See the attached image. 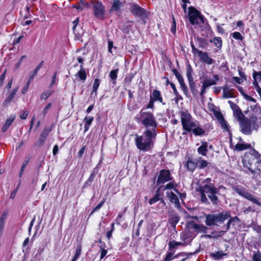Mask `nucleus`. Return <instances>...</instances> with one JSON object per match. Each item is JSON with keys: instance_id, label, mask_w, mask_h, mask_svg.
Wrapping results in <instances>:
<instances>
[{"instance_id": "obj_1", "label": "nucleus", "mask_w": 261, "mask_h": 261, "mask_svg": "<svg viewBox=\"0 0 261 261\" xmlns=\"http://www.w3.org/2000/svg\"><path fill=\"white\" fill-rule=\"evenodd\" d=\"M219 189L216 188L214 184H210L200 186L196 191L199 193L200 200L202 203L206 205L210 204V202L207 198V196L212 203L214 205L217 206L220 201L217 196L219 192Z\"/></svg>"}, {"instance_id": "obj_2", "label": "nucleus", "mask_w": 261, "mask_h": 261, "mask_svg": "<svg viewBox=\"0 0 261 261\" xmlns=\"http://www.w3.org/2000/svg\"><path fill=\"white\" fill-rule=\"evenodd\" d=\"M157 133L151 131H144L142 135H135V144L138 149L143 152L150 151L154 147Z\"/></svg>"}, {"instance_id": "obj_3", "label": "nucleus", "mask_w": 261, "mask_h": 261, "mask_svg": "<svg viewBox=\"0 0 261 261\" xmlns=\"http://www.w3.org/2000/svg\"><path fill=\"white\" fill-rule=\"evenodd\" d=\"M136 120L142 124L145 129L144 131H151L158 133L156 127L158 123L153 114L151 112H146L142 109L139 115L135 117Z\"/></svg>"}, {"instance_id": "obj_4", "label": "nucleus", "mask_w": 261, "mask_h": 261, "mask_svg": "<svg viewBox=\"0 0 261 261\" xmlns=\"http://www.w3.org/2000/svg\"><path fill=\"white\" fill-rule=\"evenodd\" d=\"M240 125L241 132L246 135H251L252 129L257 130L259 127L256 116L246 117L240 122Z\"/></svg>"}, {"instance_id": "obj_5", "label": "nucleus", "mask_w": 261, "mask_h": 261, "mask_svg": "<svg viewBox=\"0 0 261 261\" xmlns=\"http://www.w3.org/2000/svg\"><path fill=\"white\" fill-rule=\"evenodd\" d=\"M230 217V212H223L215 214H208L205 216V224L207 226L217 225L218 223H223Z\"/></svg>"}, {"instance_id": "obj_6", "label": "nucleus", "mask_w": 261, "mask_h": 261, "mask_svg": "<svg viewBox=\"0 0 261 261\" xmlns=\"http://www.w3.org/2000/svg\"><path fill=\"white\" fill-rule=\"evenodd\" d=\"M189 18L190 23L193 25H198L200 26L201 23L204 24L206 19L205 18L193 7L189 8ZM208 25L207 22L206 21Z\"/></svg>"}, {"instance_id": "obj_7", "label": "nucleus", "mask_w": 261, "mask_h": 261, "mask_svg": "<svg viewBox=\"0 0 261 261\" xmlns=\"http://www.w3.org/2000/svg\"><path fill=\"white\" fill-rule=\"evenodd\" d=\"M180 119L182 128L187 132H191L194 127L196 126V123L193 121L191 115L188 111L180 112Z\"/></svg>"}, {"instance_id": "obj_8", "label": "nucleus", "mask_w": 261, "mask_h": 261, "mask_svg": "<svg viewBox=\"0 0 261 261\" xmlns=\"http://www.w3.org/2000/svg\"><path fill=\"white\" fill-rule=\"evenodd\" d=\"M193 72V70L190 64H188L186 69V76L191 92L193 96H196L198 95L199 91L196 89V83L194 81V79L192 76Z\"/></svg>"}, {"instance_id": "obj_9", "label": "nucleus", "mask_w": 261, "mask_h": 261, "mask_svg": "<svg viewBox=\"0 0 261 261\" xmlns=\"http://www.w3.org/2000/svg\"><path fill=\"white\" fill-rule=\"evenodd\" d=\"M234 191L240 196L245 198L252 203L256 204L261 207V202L259 201V198L246 191L244 188L236 187L234 189Z\"/></svg>"}, {"instance_id": "obj_10", "label": "nucleus", "mask_w": 261, "mask_h": 261, "mask_svg": "<svg viewBox=\"0 0 261 261\" xmlns=\"http://www.w3.org/2000/svg\"><path fill=\"white\" fill-rule=\"evenodd\" d=\"M93 12L94 15L100 20H103L106 13L105 7L100 2L93 3Z\"/></svg>"}, {"instance_id": "obj_11", "label": "nucleus", "mask_w": 261, "mask_h": 261, "mask_svg": "<svg viewBox=\"0 0 261 261\" xmlns=\"http://www.w3.org/2000/svg\"><path fill=\"white\" fill-rule=\"evenodd\" d=\"M172 180V177L171 175L170 171L168 170L162 169L160 171L156 184L157 185L163 184Z\"/></svg>"}, {"instance_id": "obj_12", "label": "nucleus", "mask_w": 261, "mask_h": 261, "mask_svg": "<svg viewBox=\"0 0 261 261\" xmlns=\"http://www.w3.org/2000/svg\"><path fill=\"white\" fill-rule=\"evenodd\" d=\"M130 10L132 13L136 17H138L141 18H145L147 17L146 11L138 5H133Z\"/></svg>"}, {"instance_id": "obj_13", "label": "nucleus", "mask_w": 261, "mask_h": 261, "mask_svg": "<svg viewBox=\"0 0 261 261\" xmlns=\"http://www.w3.org/2000/svg\"><path fill=\"white\" fill-rule=\"evenodd\" d=\"M160 201V202L159 203V205L161 207V208H163L166 205V203L164 201L162 197V194L160 192V189H158L156 191L154 196L153 197L150 199L149 200V203L150 205H152L156 202Z\"/></svg>"}, {"instance_id": "obj_14", "label": "nucleus", "mask_w": 261, "mask_h": 261, "mask_svg": "<svg viewBox=\"0 0 261 261\" xmlns=\"http://www.w3.org/2000/svg\"><path fill=\"white\" fill-rule=\"evenodd\" d=\"M242 162L244 167L247 169L252 168V164H257L255 163V159L252 155H247V153L245 154Z\"/></svg>"}, {"instance_id": "obj_15", "label": "nucleus", "mask_w": 261, "mask_h": 261, "mask_svg": "<svg viewBox=\"0 0 261 261\" xmlns=\"http://www.w3.org/2000/svg\"><path fill=\"white\" fill-rule=\"evenodd\" d=\"M50 130V129L47 127L44 128L36 143V145L41 146L44 144Z\"/></svg>"}, {"instance_id": "obj_16", "label": "nucleus", "mask_w": 261, "mask_h": 261, "mask_svg": "<svg viewBox=\"0 0 261 261\" xmlns=\"http://www.w3.org/2000/svg\"><path fill=\"white\" fill-rule=\"evenodd\" d=\"M150 98L154 101H159L165 105L166 103L163 101L161 92L156 89L154 90L150 95Z\"/></svg>"}, {"instance_id": "obj_17", "label": "nucleus", "mask_w": 261, "mask_h": 261, "mask_svg": "<svg viewBox=\"0 0 261 261\" xmlns=\"http://www.w3.org/2000/svg\"><path fill=\"white\" fill-rule=\"evenodd\" d=\"M125 3V1L123 0H113L111 11L120 12L121 8L124 6Z\"/></svg>"}, {"instance_id": "obj_18", "label": "nucleus", "mask_w": 261, "mask_h": 261, "mask_svg": "<svg viewBox=\"0 0 261 261\" xmlns=\"http://www.w3.org/2000/svg\"><path fill=\"white\" fill-rule=\"evenodd\" d=\"M252 174V178L255 180L261 179V169L258 167L255 166V168H248Z\"/></svg>"}, {"instance_id": "obj_19", "label": "nucleus", "mask_w": 261, "mask_h": 261, "mask_svg": "<svg viewBox=\"0 0 261 261\" xmlns=\"http://www.w3.org/2000/svg\"><path fill=\"white\" fill-rule=\"evenodd\" d=\"M199 56L202 61L206 64H212L214 62V60L209 57L208 53L206 52L199 51Z\"/></svg>"}, {"instance_id": "obj_20", "label": "nucleus", "mask_w": 261, "mask_h": 261, "mask_svg": "<svg viewBox=\"0 0 261 261\" xmlns=\"http://www.w3.org/2000/svg\"><path fill=\"white\" fill-rule=\"evenodd\" d=\"M208 150V143L202 141L201 146L197 148L198 153L203 156H206Z\"/></svg>"}, {"instance_id": "obj_21", "label": "nucleus", "mask_w": 261, "mask_h": 261, "mask_svg": "<svg viewBox=\"0 0 261 261\" xmlns=\"http://www.w3.org/2000/svg\"><path fill=\"white\" fill-rule=\"evenodd\" d=\"M15 115H11L9 117H8L6 121H5L1 129V130L3 133H5L7 130L9 126L12 124V123L15 120Z\"/></svg>"}, {"instance_id": "obj_22", "label": "nucleus", "mask_w": 261, "mask_h": 261, "mask_svg": "<svg viewBox=\"0 0 261 261\" xmlns=\"http://www.w3.org/2000/svg\"><path fill=\"white\" fill-rule=\"evenodd\" d=\"M214 80H205L203 83L202 85L204 86V87H206V88L208 87L215 85L216 84L217 82L219 80V76L218 74H215L213 75Z\"/></svg>"}, {"instance_id": "obj_23", "label": "nucleus", "mask_w": 261, "mask_h": 261, "mask_svg": "<svg viewBox=\"0 0 261 261\" xmlns=\"http://www.w3.org/2000/svg\"><path fill=\"white\" fill-rule=\"evenodd\" d=\"M185 167H186L187 170L189 171L193 172L197 167V162L195 163L192 161L191 159L189 158L185 164Z\"/></svg>"}, {"instance_id": "obj_24", "label": "nucleus", "mask_w": 261, "mask_h": 261, "mask_svg": "<svg viewBox=\"0 0 261 261\" xmlns=\"http://www.w3.org/2000/svg\"><path fill=\"white\" fill-rule=\"evenodd\" d=\"M75 75L77 76L83 82L86 80L87 74L86 72V69L84 68L83 65H80V70L76 73Z\"/></svg>"}, {"instance_id": "obj_25", "label": "nucleus", "mask_w": 261, "mask_h": 261, "mask_svg": "<svg viewBox=\"0 0 261 261\" xmlns=\"http://www.w3.org/2000/svg\"><path fill=\"white\" fill-rule=\"evenodd\" d=\"M167 196L170 200V201L172 203H174L175 204H179V200L178 197L172 192H167Z\"/></svg>"}, {"instance_id": "obj_26", "label": "nucleus", "mask_w": 261, "mask_h": 261, "mask_svg": "<svg viewBox=\"0 0 261 261\" xmlns=\"http://www.w3.org/2000/svg\"><path fill=\"white\" fill-rule=\"evenodd\" d=\"M233 116L237 119L239 122L246 118L240 108L233 111Z\"/></svg>"}, {"instance_id": "obj_27", "label": "nucleus", "mask_w": 261, "mask_h": 261, "mask_svg": "<svg viewBox=\"0 0 261 261\" xmlns=\"http://www.w3.org/2000/svg\"><path fill=\"white\" fill-rule=\"evenodd\" d=\"M193 134L195 136H202L205 135V130L201 127L197 125L196 124V126L194 127L193 130L192 131Z\"/></svg>"}, {"instance_id": "obj_28", "label": "nucleus", "mask_w": 261, "mask_h": 261, "mask_svg": "<svg viewBox=\"0 0 261 261\" xmlns=\"http://www.w3.org/2000/svg\"><path fill=\"white\" fill-rule=\"evenodd\" d=\"M94 120V118L91 116H86L84 121H85V125H84V133H86L89 129L90 126L92 124L93 121Z\"/></svg>"}, {"instance_id": "obj_29", "label": "nucleus", "mask_w": 261, "mask_h": 261, "mask_svg": "<svg viewBox=\"0 0 261 261\" xmlns=\"http://www.w3.org/2000/svg\"><path fill=\"white\" fill-rule=\"evenodd\" d=\"M251 145L247 143H237L234 146V150L240 151L250 148Z\"/></svg>"}, {"instance_id": "obj_30", "label": "nucleus", "mask_w": 261, "mask_h": 261, "mask_svg": "<svg viewBox=\"0 0 261 261\" xmlns=\"http://www.w3.org/2000/svg\"><path fill=\"white\" fill-rule=\"evenodd\" d=\"M227 255V254L224 253L222 251H218L210 254V256L214 258L215 260H219Z\"/></svg>"}, {"instance_id": "obj_31", "label": "nucleus", "mask_w": 261, "mask_h": 261, "mask_svg": "<svg viewBox=\"0 0 261 261\" xmlns=\"http://www.w3.org/2000/svg\"><path fill=\"white\" fill-rule=\"evenodd\" d=\"M247 155H252L253 156V158H254L255 159V163H257V165L261 164V160L260 159V154L254 149L251 150L250 152L249 153H247Z\"/></svg>"}, {"instance_id": "obj_32", "label": "nucleus", "mask_w": 261, "mask_h": 261, "mask_svg": "<svg viewBox=\"0 0 261 261\" xmlns=\"http://www.w3.org/2000/svg\"><path fill=\"white\" fill-rule=\"evenodd\" d=\"M169 251H174V249L176 248L178 246H184L185 243L182 242H177L174 240L170 241L168 244Z\"/></svg>"}, {"instance_id": "obj_33", "label": "nucleus", "mask_w": 261, "mask_h": 261, "mask_svg": "<svg viewBox=\"0 0 261 261\" xmlns=\"http://www.w3.org/2000/svg\"><path fill=\"white\" fill-rule=\"evenodd\" d=\"M95 175H96V173L94 171H93L90 176L89 177V178L87 179V180L85 182L84 185L83 186V188L84 189V188H86L88 187H89L91 185V184L92 182V181H93L95 177Z\"/></svg>"}, {"instance_id": "obj_34", "label": "nucleus", "mask_w": 261, "mask_h": 261, "mask_svg": "<svg viewBox=\"0 0 261 261\" xmlns=\"http://www.w3.org/2000/svg\"><path fill=\"white\" fill-rule=\"evenodd\" d=\"M180 219L179 216L177 214H172L169 219V222L172 227H175L176 224L178 223Z\"/></svg>"}, {"instance_id": "obj_35", "label": "nucleus", "mask_w": 261, "mask_h": 261, "mask_svg": "<svg viewBox=\"0 0 261 261\" xmlns=\"http://www.w3.org/2000/svg\"><path fill=\"white\" fill-rule=\"evenodd\" d=\"M197 167L199 169H202L206 167L210 163L206 160H202L200 158L197 162Z\"/></svg>"}, {"instance_id": "obj_36", "label": "nucleus", "mask_w": 261, "mask_h": 261, "mask_svg": "<svg viewBox=\"0 0 261 261\" xmlns=\"http://www.w3.org/2000/svg\"><path fill=\"white\" fill-rule=\"evenodd\" d=\"M215 116L217 117V118H219V116H220L221 118V127L224 128V129L226 130H228V126L227 124V123L225 121V120H224V118H223V117L222 116V114L220 112H217L216 114H215Z\"/></svg>"}, {"instance_id": "obj_37", "label": "nucleus", "mask_w": 261, "mask_h": 261, "mask_svg": "<svg viewBox=\"0 0 261 261\" xmlns=\"http://www.w3.org/2000/svg\"><path fill=\"white\" fill-rule=\"evenodd\" d=\"M211 43H214L215 45L218 48H221L222 46V39L219 37H215L213 40H210Z\"/></svg>"}, {"instance_id": "obj_38", "label": "nucleus", "mask_w": 261, "mask_h": 261, "mask_svg": "<svg viewBox=\"0 0 261 261\" xmlns=\"http://www.w3.org/2000/svg\"><path fill=\"white\" fill-rule=\"evenodd\" d=\"M197 40L198 42L199 47L205 48L207 47L208 43L205 39L197 37Z\"/></svg>"}, {"instance_id": "obj_39", "label": "nucleus", "mask_w": 261, "mask_h": 261, "mask_svg": "<svg viewBox=\"0 0 261 261\" xmlns=\"http://www.w3.org/2000/svg\"><path fill=\"white\" fill-rule=\"evenodd\" d=\"M82 252V245L80 244L77 245L76 247L75 253L71 261H76L81 255Z\"/></svg>"}, {"instance_id": "obj_40", "label": "nucleus", "mask_w": 261, "mask_h": 261, "mask_svg": "<svg viewBox=\"0 0 261 261\" xmlns=\"http://www.w3.org/2000/svg\"><path fill=\"white\" fill-rule=\"evenodd\" d=\"M119 71V69H116L115 70L110 71L109 76L113 81V84L115 85L116 83V80L117 78V73Z\"/></svg>"}, {"instance_id": "obj_41", "label": "nucleus", "mask_w": 261, "mask_h": 261, "mask_svg": "<svg viewBox=\"0 0 261 261\" xmlns=\"http://www.w3.org/2000/svg\"><path fill=\"white\" fill-rule=\"evenodd\" d=\"M236 91V90L233 89H231L230 90L223 91V97L224 98H228L231 97H234V92Z\"/></svg>"}, {"instance_id": "obj_42", "label": "nucleus", "mask_w": 261, "mask_h": 261, "mask_svg": "<svg viewBox=\"0 0 261 261\" xmlns=\"http://www.w3.org/2000/svg\"><path fill=\"white\" fill-rule=\"evenodd\" d=\"M179 85H180L181 89L182 90L184 93L185 94L186 97L188 98H189L190 97V95L189 93V91H188L187 86L186 85L185 82L179 83Z\"/></svg>"}, {"instance_id": "obj_43", "label": "nucleus", "mask_w": 261, "mask_h": 261, "mask_svg": "<svg viewBox=\"0 0 261 261\" xmlns=\"http://www.w3.org/2000/svg\"><path fill=\"white\" fill-rule=\"evenodd\" d=\"M53 93L54 91L52 90L43 92L40 95V99L41 100H46Z\"/></svg>"}, {"instance_id": "obj_44", "label": "nucleus", "mask_w": 261, "mask_h": 261, "mask_svg": "<svg viewBox=\"0 0 261 261\" xmlns=\"http://www.w3.org/2000/svg\"><path fill=\"white\" fill-rule=\"evenodd\" d=\"M100 83V80L98 79H95L93 83V88H92V93H95V94H97V91L98 89Z\"/></svg>"}, {"instance_id": "obj_45", "label": "nucleus", "mask_w": 261, "mask_h": 261, "mask_svg": "<svg viewBox=\"0 0 261 261\" xmlns=\"http://www.w3.org/2000/svg\"><path fill=\"white\" fill-rule=\"evenodd\" d=\"M195 230L197 232H202L205 233L207 230V227L204 226L203 224H197V225H195Z\"/></svg>"}, {"instance_id": "obj_46", "label": "nucleus", "mask_w": 261, "mask_h": 261, "mask_svg": "<svg viewBox=\"0 0 261 261\" xmlns=\"http://www.w3.org/2000/svg\"><path fill=\"white\" fill-rule=\"evenodd\" d=\"M175 251H168L166 254V257L163 261H170L173 258H175L173 255Z\"/></svg>"}, {"instance_id": "obj_47", "label": "nucleus", "mask_w": 261, "mask_h": 261, "mask_svg": "<svg viewBox=\"0 0 261 261\" xmlns=\"http://www.w3.org/2000/svg\"><path fill=\"white\" fill-rule=\"evenodd\" d=\"M252 261H261V253L259 251H253Z\"/></svg>"}, {"instance_id": "obj_48", "label": "nucleus", "mask_w": 261, "mask_h": 261, "mask_svg": "<svg viewBox=\"0 0 261 261\" xmlns=\"http://www.w3.org/2000/svg\"><path fill=\"white\" fill-rule=\"evenodd\" d=\"M106 199H103V200L101 201L96 207H95L93 210L91 211V213L90 214L89 216H91L95 212L98 211L100 208L102 206L104 203L105 202Z\"/></svg>"}, {"instance_id": "obj_49", "label": "nucleus", "mask_w": 261, "mask_h": 261, "mask_svg": "<svg viewBox=\"0 0 261 261\" xmlns=\"http://www.w3.org/2000/svg\"><path fill=\"white\" fill-rule=\"evenodd\" d=\"M253 78L255 79V80L258 82H261V72L260 71H256L253 70Z\"/></svg>"}, {"instance_id": "obj_50", "label": "nucleus", "mask_w": 261, "mask_h": 261, "mask_svg": "<svg viewBox=\"0 0 261 261\" xmlns=\"http://www.w3.org/2000/svg\"><path fill=\"white\" fill-rule=\"evenodd\" d=\"M176 186L173 182H170L166 184L165 186V189H173L175 192L179 193L177 189H176Z\"/></svg>"}, {"instance_id": "obj_51", "label": "nucleus", "mask_w": 261, "mask_h": 261, "mask_svg": "<svg viewBox=\"0 0 261 261\" xmlns=\"http://www.w3.org/2000/svg\"><path fill=\"white\" fill-rule=\"evenodd\" d=\"M233 38L239 40H243L244 37L241 34L238 32H235L231 34Z\"/></svg>"}, {"instance_id": "obj_52", "label": "nucleus", "mask_w": 261, "mask_h": 261, "mask_svg": "<svg viewBox=\"0 0 261 261\" xmlns=\"http://www.w3.org/2000/svg\"><path fill=\"white\" fill-rule=\"evenodd\" d=\"M135 74L134 73H129L126 76L124 79V82L127 84H129L134 77Z\"/></svg>"}, {"instance_id": "obj_53", "label": "nucleus", "mask_w": 261, "mask_h": 261, "mask_svg": "<svg viewBox=\"0 0 261 261\" xmlns=\"http://www.w3.org/2000/svg\"><path fill=\"white\" fill-rule=\"evenodd\" d=\"M14 94H10L4 102V106H7L14 98Z\"/></svg>"}, {"instance_id": "obj_54", "label": "nucleus", "mask_w": 261, "mask_h": 261, "mask_svg": "<svg viewBox=\"0 0 261 261\" xmlns=\"http://www.w3.org/2000/svg\"><path fill=\"white\" fill-rule=\"evenodd\" d=\"M108 51L109 53L112 54V48H114L115 49H116V47L113 46V42L111 40H108Z\"/></svg>"}, {"instance_id": "obj_55", "label": "nucleus", "mask_w": 261, "mask_h": 261, "mask_svg": "<svg viewBox=\"0 0 261 261\" xmlns=\"http://www.w3.org/2000/svg\"><path fill=\"white\" fill-rule=\"evenodd\" d=\"M238 71L239 75L245 80H247V76L245 75L244 72L243 71V69L241 67H238Z\"/></svg>"}, {"instance_id": "obj_56", "label": "nucleus", "mask_w": 261, "mask_h": 261, "mask_svg": "<svg viewBox=\"0 0 261 261\" xmlns=\"http://www.w3.org/2000/svg\"><path fill=\"white\" fill-rule=\"evenodd\" d=\"M171 32L173 34H175L176 33V21L174 16L172 17V24L171 27Z\"/></svg>"}, {"instance_id": "obj_57", "label": "nucleus", "mask_w": 261, "mask_h": 261, "mask_svg": "<svg viewBox=\"0 0 261 261\" xmlns=\"http://www.w3.org/2000/svg\"><path fill=\"white\" fill-rule=\"evenodd\" d=\"M101 249L100 252V259H102L107 254L108 251L103 248L101 246H100Z\"/></svg>"}, {"instance_id": "obj_58", "label": "nucleus", "mask_w": 261, "mask_h": 261, "mask_svg": "<svg viewBox=\"0 0 261 261\" xmlns=\"http://www.w3.org/2000/svg\"><path fill=\"white\" fill-rule=\"evenodd\" d=\"M229 218L230 219L229 220L232 223L233 225H234L235 223H239L240 221V220L237 216L234 217H231L230 216Z\"/></svg>"}, {"instance_id": "obj_59", "label": "nucleus", "mask_w": 261, "mask_h": 261, "mask_svg": "<svg viewBox=\"0 0 261 261\" xmlns=\"http://www.w3.org/2000/svg\"><path fill=\"white\" fill-rule=\"evenodd\" d=\"M57 80V72H55L52 76L49 88H51L55 84H56Z\"/></svg>"}, {"instance_id": "obj_60", "label": "nucleus", "mask_w": 261, "mask_h": 261, "mask_svg": "<svg viewBox=\"0 0 261 261\" xmlns=\"http://www.w3.org/2000/svg\"><path fill=\"white\" fill-rule=\"evenodd\" d=\"M28 163V161H25L23 164L22 165H21V169H20V171L19 172V177H21V175H22L23 173V171H24V169H25V168L26 167L27 164Z\"/></svg>"}, {"instance_id": "obj_61", "label": "nucleus", "mask_w": 261, "mask_h": 261, "mask_svg": "<svg viewBox=\"0 0 261 261\" xmlns=\"http://www.w3.org/2000/svg\"><path fill=\"white\" fill-rule=\"evenodd\" d=\"M191 46L192 47V52L193 54L198 53V55H199V51H201V50H199L198 49L196 48L193 42H191Z\"/></svg>"}, {"instance_id": "obj_62", "label": "nucleus", "mask_w": 261, "mask_h": 261, "mask_svg": "<svg viewBox=\"0 0 261 261\" xmlns=\"http://www.w3.org/2000/svg\"><path fill=\"white\" fill-rule=\"evenodd\" d=\"M172 71L176 76V79L178 80L182 75L175 68L172 69Z\"/></svg>"}, {"instance_id": "obj_63", "label": "nucleus", "mask_w": 261, "mask_h": 261, "mask_svg": "<svg viewBox=\"0 0 261 261\" xmlns=\"http://www.w3.org/2000/svg\"><path fill=\"white\" fill-rule=\"evenodd\" d=\"M228 103L230 104V107L233 110V112L235 110H237V109L239 108V106L233 103L231 101H228Z\"/></svg>"}, {"instance_id": "obj_64", "label": "nucleus", "mask_w": 261, "mask_h": 261, "mask_svg": "<svg viewBox=\"0 0 261 261\" xmlns=\"http://www.w3.org/2000/svg\"><path fill=\"white\" fill-rule=\"evenodd\" d=\"M30 84V82L28 81V82L25 84V85L23 87V88L22 90V93L23 94H25L27 92V91L29 89V87Z\"/></svg>"}]
</instances>
